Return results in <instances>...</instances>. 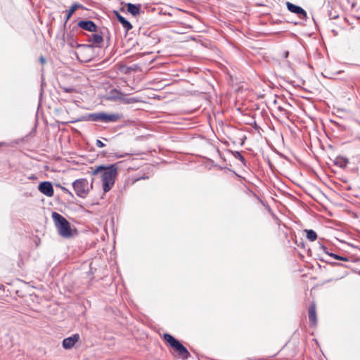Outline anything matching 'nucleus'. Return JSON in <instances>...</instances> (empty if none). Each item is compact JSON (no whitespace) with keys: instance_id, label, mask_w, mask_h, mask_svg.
Segmentation results:
<instances>
[{"instance_id":"obj_1","label":"nucleus","mask_w":360,"mask_h":360,"mask_svg":"<svg viewBox=\"0 0 360 360\" xmlns=\"http://www.w3.org/2000/svg\"><path fill=\"white\" fill-rule=\"evenodd\" d=\"M101 174L103 190L104 192H108L115 184L117 175V166L112 164L109 166L100 165L94 168L91 172L92 175Z\"/></svg>"},{"instance_id":"obj_2","label":"nucleus","mask_w":360,"mask_h":360,"mask_svg":"<svg viewBox=\"0 0 360 360\" xmlns=\"http://www.w3.org/2000/svg\"><path fill=\"white\" fill-rule=\"evenodd\" d=\"M52 218L60 236L64 238L72 236L70 224L65 217L54 212L52 213Z\"/></svg>"},{"instance_id":"obj_3","label":"nucleus","mask_w":360,"mask_h":360,"mask_svg":"<svg viewBox=\"0 0 360 360\" xmlns=\"http://www.w3.org/2000/svg\"><path fill=\"white\" fill-rule=\"evenodd\" d=\"M118 113L107 114L105 112L90 113L83 116L79 120L82 121H101L105 123L115 122L120 120Z\"/></svg>"},{"instance_id":"obj_4","label":"nucleus","mask_w":360,"mask_h":360,"mask_svg":"<svg viewBox=\"0 0 360 360\" xmlns=\"http://www.w3.org/2000/svg\"><path fill=\"white\" fill-rule=\"evenodd\" d=\"M163 339L177 352L179 357L185 360L190 356V353L188 349L170 334L165 333L163 336Z\"/></svg>"},{"instance_id":"obj_5","label":"nucleus","mask_w":360,"mask_h":360,"mask_svg":"<svg viewBox=\"0 0 360 360\" xmlns=\"http://www.w3.org/2000/svg\"><path fill=\"white\" fill-rule=\"evenodd\" d=\"M72 187L78 197L84 198L89 194L93 186L87 179H79L72 183Z\"/></svg>"},{"instance_id":"obj_6","label":"nucleus","mask_w":360,"mask_h":360,"mask_svg":"<svg viewBox=\"0 0 360 360\" xmlns=\"http://www.w3.org/2000/svg\"><path fill=\"white\" fill-rule=\"evenodd\" d=\"M286 6L291 13L297 14L301 19L307 18L306 11L300 6L293 4L289 1L286 2Z\"/></svg>"},{"instance_id":"obj_7","label":"nucleus","mask_w":360,"mask_h":360,"mask_svg":"<svg viewBox=\"0 0 360 360\" xmlns=\"http://www.w3.org/2000/svg\"><path fill=\"white\" fill-rule=\"evenodd\" d=\"M39 191L44 195L51 197L53 195V188L51 182L44 181L39 184Z\"/></svg>"},{"instance_id":"obj_8","label":"nucleus","mask_w":360,"mask_h":360,"mask_svg":"<svg viewBox=\"0 0 360 360\" xmlns=\"http://www.w3.org/2000/svg\"><path fill=\"white\" fill-rule=\"evenodd\" d=\"M79 340V334H74L73 335L65 338L63 341V347L66 349H69L72 348L76 342H77Z\"/></svg>"},{"instance_id":"obj_9","label":"nucleus","mask_w":360,"mask_h":360,"mask_svg":"<svg viewBox=\"0 0 360 360\" xmlns=\"http://www.w3.org/2000/svg\"><path fill=\"white\" fill-rule=\"evenodd\" d=\"M78 26L89 32H96L97 26L91 20H82L78 22Z\"/></svg>"},{"instance_id":"obj_10","label":"nucleus","mask_w":360,"mask_h":360,"mask_svg":"<svg viewBox=\"0 0 360 360\" xmlns=\"http://www.w3.org/2000/svg\"><path fill=\"white\" fill-rule=\"evenodd\" d=\"M103 37L99 34H92L89 37V41L92 44V45H80L78 44L77 46H92L93 45L96 46H100V44L103 42Z\"/></svg>"},{"instance_id":"obj_11","label":"nucleus","mask_w":360,"mask_h":360,"mask_svg":"<svg viewBox=\"0 0 360 360\" xmlns=\"http://www.w3.org/2000/svg\"><path fill=\"white\" fill-rule=\"evenodd\" d=\"M309 320L312 326H315L317 323L316 304L312 303L309 308Z\"/></svg>"},{"instance_id":"obj_12","label":"nucleus","mask_w":360,"mask_h":360,"mask_svg":"<svg viewBox=\"0 0 360 360\" xmlns=\"http://www.w3.org/2000/svg\"><path fill=\"white\" fill-rule=\"evenodd\" d=\"M116 17L118 21L122 25L123 28L126 31H129L132 29L131 24L122 15H121L118 12L115 11Z\"/></svg>"},{"instance_id":"obj_13","label":"nucleus","mask_w":360,"mask_h":360,"mask_svg":"<svg viewBox=\"0 0 360 360\" xmlns=\"http://www.w3.org/2000/svg\"><path fill=\"white\" fill-rule=\"evenodd\" d=\"M141 7V4H133L131 3L127 4V11L134 16H136L140 13Z\"/></svg>"},{"instance_id":"obj_14","label":"nucleus","mask_w":360,"mask_h":360,"mask_svg":"<svg viewBox=\"0 0 360 360\" xmlns=\"http://www.w3.org/2000/svg\"><path fill=\"white\" fill-rule=\"evenodd\" d=\"M334 163L335 165L341 168H345L347 166L349 161L348 159L345 158L338 156L335 158Z\"/></svg>"},{"instance_id":"obj_15","label":"nucleus","mask_w":360,"mask_h":360,"mask_svg":"<svg viewBox=\"0 0 360 360\" xmlns=\"http://www.w3.org/2000/svg\"><path fill=\"white\" fill-rule=\"evenodd\" d=\"M83 8V6L80 4H77V3H75L68 10V13H67V15H66V21L68 20L70 17L72 16V15L75 12V11L77 9V8Z\"/></svg>"},{"instance_id":"obj_16","label":"nucleus","mask_w":360,"mask_h":360,"mask_svg":"<svg viewBox=\"0 0 360 360\" xmlns=\"http://www.w3.org/2000/svg\"><path fill=\"white\" fill-rule=\"evenodd\" d=\"M305 232L307 233L306 237L309 241H314L316 240L317 234L314 230H305Z\"/></svg>"},{"instance_id":"obj_17","label":"nucleus","mask_w":360,"mask_h":360,"mask_svg":"<svg viewBox=\"0 0 360 360\" xmlns=\"http://www.w3.org/2000/svg\"><path fill=\"white\" fill-rule=\"evenodd\" d=\"M321 248L323 250L324 252H326V254H328L329 256H330L331 257H333L334 259L341 260V261H348L347 258H346V257H343L342 256H340V255H335L333 253H328L327 251V248L323 245L321 246Z\"/></svg>"},{"instance_id":"obj_18","label":"nucleus","mask_w":360,"mask_h":360,"mask_svg":"<svg viewBox=\"0 0 360 360\" xmlns=\"http://www.w3.org/2000/svg\"><path fill=\"white\" fill-rule=\"evenodd\" d=\"M233 155L236 159L239 160L244 165H245V159L240 152L235 151L233 153Z\"/></svg>"},{"instance_id":"obj_19","label":"nucleus","mask_w":360,"mask_h":360,"mask_svg":"<svg viewBox=\"0 0 360 360\" xmlns=\"http://www.w3.org/2000/svg\"><path fill=\"white\" fill-rule=\"evenodd\" d=\"M60 189L66 194L69 195L71 197H73V194L72 193V192H70L68 188H66L64 186H60Z\"/></svg>"},{"instance_id":"obj_20","label":"nucleus","mask_w":360,"mask_h":360,"mask_svg":"<svg viewBox=\"0 0 360 360\" xmlns=\"http://www.w3.org/2000/svg\"><path fill=\"white\" fill-rule=\"evenodd\" d=\"M61 89L66 93H72L75 91L72 87H61Z\"/></svg>"},{"instance_id":"obj_21","label":"nucleus","mask_w":360,"mask_h":360,"mask_svg":"<svg viewBox=\"0 0 360 360\" xmlns=\"http://www.w3.org/2000/svg\"><path fill=\"white\" fill-rule=\"evenodd\" d=\"M138 100L135 98H127V99H125L124 100V102L126 103H136L137 102Z\"/></svg>"},{"instance_id":"obj_22","label":"nucleus","mask_w":360,"mask_h":360,"mask_svg":"<svg viewBox=\"0 0 360 360\" xmlns=\"http://www.w3.org/2000/svg\"><path fill=\"white\" fill-rule=\"evenodd\" d=\"M96 146L98 148H103L105 146V144L101 140H97L96 142Z\"/></svg>"},{"instance_id":"obj_23","label":"nucleus","mask_w":360,"mask_h":360,"mask_svg":"<svg viewBox=\"0 0 360 360\" xmlns=\"http://www.w3.org/2000/svg\"><path fill=\"white\" fill-rule=\"evenodd\" d=\"M39 61H40L42 64H44V63H45L46 60H45V58H44V57H40V58H39Z\"/></svg>"},{"instance_id":"obj_24","label":"nucleus","mask_w":360,"mask_h":360,"mask_svg":"<svg viewBox=\"0 0 360 360\" xmlns=\"http://www.w3.org/2000/svg\"><path fill=\"white\" fill-rule=\"evenodd\" d=\"M279 110H283V108L281 107H278Z\"/></svg>"},{"instance_id":"obj_25","label":"nucleus","mask_w":360,"mask_h":360,"mask_svg":"<svg viewBox=\"0 0 360 360\" xmlns=\"http://www.w3.org/2000/svg\"><path fill=\"white\" fill-rule=\"evenodd\" d=\"M124 156H125V155H120V156H119V157H120V158H123V157H124Z\"/></svg>"},{"instance_id":"obj_26","label":"nucleus","mask_w":360,"mask_h":360,"mask_svg":"<svg viewBox=\"0 0 360 360\" xmlns=\"http://www.w3.org/2000/svg\"><path fill=\"white\" fill-rule=\"evenodd\" d=\"M2 143H0V145H1Z\"/></svg>"}]
</instances>
